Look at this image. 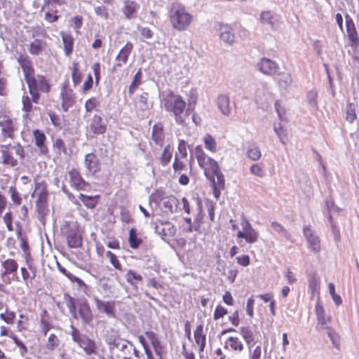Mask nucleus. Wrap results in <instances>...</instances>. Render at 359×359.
Masks as SVG:
<instances>
[{"label":"nucleus","instance_id":"nucleus-31","mask_svg":"<svg viewBox=\"0 0 359 359\" xmlns=\"http://www.w3.org/2000/svg\"><path fill=\"white\" fill-rule=\"evenodd\" d=\"M90 130L95 135H101L106 132L107 126L100 116L95 115L93 117L90 123Z\"/></svg>","mask_w":359,"mask_h":359},{"label":"nucleus","instance_id":"nucleus-11","mask_svg":"<svg viewBox=\"0 0 359 359\" xmlns=\"http://www.w3.org/2000/svg\"><path fill=\"white\" fill-rule=\"evenodd\" d=\"M71 187L76 191H84L90 187V183L82 177L79 170L72 168L68 171Z\"/></svg>","mask_w":359,"mask_h":359},{"label":"nucleus","instance_id":"nucleus-6","mask_svg":"<svg viewBox=\"0 0 359 359\" xmlns=\"http://www.w3.org/2000/svg\"><path fill=\"white\" fill-rule=\"evenodd\" d=\"M1 135L4 140H15L19 128L17 119L12 116L11 111L6 109L0 110Z\"/></svg>","mask_w":359,"mask_h":359},{"label":"nucleus","instance_id":"nucleus-16","mask_svg":"<svg viewBox=\"0 0 359 359\" xmlns=\"http://www.w3.org/2000/svg\"><path fill=\"white\" fill-rule=\"evenodd\" d=\"M60 97L62 100V107L67 111L75 103V96L73 90L69 88V83H64L61 88Z\"/></svg>","mask_w":359,"mask_h":359},{"label":"nucleus","instance_id":"nucleus-55","mask_svg":"<svg viewBox=\"0 0 359 359\" xmlns=\"http://www.w3.org/2000/svg\"><path fill=\"white\" fill-rule=\"evenodd\" d=\"M142 71L141 69H140L134 76L133 80L128 88V93L130 95H133L135 93V90L142 83Z\"/></svg>","mask_w":359,"mask_h":359},{"label":"nucleus","instance_id":"nucleus-58","mask_svg":"<svg viewBox=\"0 0 359 359\" xmlns=\"http://www.w3.org/2000/svg\"><path fill=\"white\" fill-rule=\"evenodd\" d=\"M250 172L252 175L263 178L266 175L264 165L262 163H254L250 168Z\"/></svg>","mask_w":359,"mask_h":359},{"label":"nucleus","instance_id":"nucleus-26","mask_svg":"<svg viewBox=\"0 0 359 359\" xmlns=\"http://www.w3.org/2000/svg\"><path fill=\"white\" fill-rule=\"evenodd\" d=\"M196 344L198 346L199 353H203L206 346V334L203 324L198 325L194 332Z\"/></svg>","mask_w":359,"mask_h":359},{"label":"nucleus","instance_id":"nucleus-10","mask_svg":"<svg viewBox=\"0 0 359 359\" xmlns=\"http://www.w3.org/2000/svg\"><path fill=\"white\" fill-rule=\"evenodd\" d=\"M133 49V44L131 42H127L125 46L119 50L115 57L114 63L111 69L112 73L117 72L120 68L125 65L128 61L130 53Z\"/></svg>","mask_w":359,"mask_h":359},{"label":"nucleus","instance_id":"nucleus-5","mask_svg":"<svg viewBox=\"0 0 359 359\" xmlns=\"http://www.w3.org/2000/svg\"><path fill=\"white\" fill-rule=\"evenodd\" d=\"M231 224V229L233 231H237L236 237L238 240V244L242 247V239L248 244H253L259 240V233L253 228L250 222L246 219L243 218L241 222L242 227L241 230H239L238 226L236 224L235 220L230 219Z\"/></svg>","mask_w":359,"mask_h":359},{"label":"nucleus","instance_id":"nucleus-27","mask_svg":"<svg viewBox=\"0 0 359 359\" xmlns=\"http://www.w3.org/2000/svg\"><path fill=\"white\" fill-rule=\"evenodd\" d=\"M67 241L71 248H77L82 245V237L76 228H71L67 231Z\"/></svg>","mask_w":359,"mask_h":359},{"label":"nucleus","instance_id":"nucleus-50","mask_svg":"<svg viewBox=\"0 0 359 359\" xmlns=\"http://www.w3.org/2000/svg\"><path fill=\"white\" fill-rule=\"evenodd\" d=\"M106 257L108 258L109 263L116 270L118 271H123V265L118 259V257L114 253L108 250L106 252Z\"/></svg>","mask_w":359,"mask_h":359},{"label":"nucleus","instance_id":"nucleus-64","mask_svg":"<svg viewBox=\"0 0 359 359\" xmlns=\"http://www.w3.org/2000/svg\"><path fill=\"white\" fill-rule=\"evenodd\" d=\"M177 151L178 152L175 154H178V157H182V158H187V142L185 140H180L179 141Z\"/></svg>","mask_w":359,"mask_h":359},{"label":"nucleus","instance_id":"nucleus-36","mask_svg":"<svg viewBox=\"0 0 359 359\" xmlns=\"http://www.w3.org/2000/svg\"><path fill=\"white\" fill-rule=\"evenodd\" d=\"M140 6L136 1L127 0L124 2L122 12L126 18L131 19L135 16Z\"/></svg>","mask_w":359,"mask_h":359},{"label":"nucleus","instance_id":"nucleus-7","mask_svg":"<svg viewBox=\"0 0 359 359\" xmlns=\"http://www.w3.org/2000/svg\"><path fill=\"white\" fill-rule=\"evenodd\" d=\"M195 155L198 165L204 170V174L210 180H213L215 175L218 172V163L205 154L201 145L195 148Z\"/></svg>","mask_w":359,"mask_h":359},{"label":"nucleus","instance_id":"nucleus-13","mask_svg":"<svg viewBox=\"0 0 359 359\" xmlns=\"http://www.w3.org/2000/svg\"><path fill=\"white\" fill-rule=\"evenodd\" d=\"M87 176H95L101 170V163L94 153L87 154L84 158Z\"/></svg>","mask_w":359,"mask_h":359},{"label":"nucleus","instance_id":"nucleus-37","mask_svg":"<svg viewBox=\"0 0 359 359\" xmlns=\"http://www.w3.org/2000/svg\"><path fill=\"white\" fill-rule=\"evenodd\" d=\"M70 69L73 84L74 86H76L82 81V73L80 70L79 63L77 62H73Z\"/></svg>","mask_w":359,"mask_h":359},{"label":"nucleus","instance_id":"nucleus-47","mask_svg":"<svg viewBox=\"0 0 359 359\" xmlns=\"http://www.w3.org/2000/svg\"><path fill=\"white\" fill-rule=\"evenodd\" d=\"M356 106L355 104L348 102L346 104V116L345 119L349 123H353V121L356 119Z\"/></svg>","mask_w":359,"mask_h":359},{"label":"nucleus","instance_id":"nucleus-2","mask_svg":"<svg viewBox=\"0 0 359 359\" xmlns=\"http://www.w3.org/2000/svg\"><path fill=\"white\" fill-rule=\"evenodd\" d=\"M165 109L174 116L175 122L178 125H184L189 114L187 109V102L183 97L169 91L162 99Z\"/></svg>","mask_w":359,"mask_h":359},{"label":"nucleus","instance_id":"nucleus-52","mask_svg":"<svg viewBox=\"0 0 359 359\" xmlns=\"http://www.w3.org/2000/svg\"><path fill=\"white\" fill-rule=\"evenodd\" d=\"M198 212L194 219V229L198 231L201 224L203 223L204 213L203 212L202 201L198 198Z\"/></svg>","mask_w":359,"mask_h":359},{"label":"nucleus","instance_id":"nucleus-62","mask_svg":"<svg viewBox=\"0 0 359 359\" xmlns=\"http://www.w3.org/2000/svg\"><path fill=\"white\" fill-rule=\"evenodd\" d=\"M259 20L262 24H267L273 26L274 16L273 13L270 11H262L260 14Z\"/></svg>","mask_w":359,"mask_h":359},{"label":"nucleus","instance_id":"nucleus-42","mask_svg":"<svg viewBox=\"0 0 359 359\" xmlns=\"http://www.w3.org/2000/svg\"><path fill=\"white\" fill-rule=\"evenodd\" d=\"M143 243L141 238L138 237L135 228H131L129 231L128 243L132 249H137Z\"/></svg>","mask_w":359,"mask_h":359},{"label":"nucleus","instance_id":"nucleus-24","mask_svg":"<svg viewBox=\"0 0 359 359\" xmlns=\"http://www.w3.org/2000/svg\"><path fill=\"white\" fill-rule=\"evenodd\" d=\"M95 302L97 310L102 313H106L109 317L115 316L116 302L115 301H102L97 298L95 299Z\"/></svg>","mask_w":359,"mask_h":359},{"label":"nucleus","instance_id":"nucleus-35","mask_svg":"<svg viewBox=\"0 0 359 359\" xmlns=\"http://www.w3.org/2000/svg\"><path fill=\"white\" fill-rule=\"evenodd\" d=\"M240 334L245 341L249 349L255 344V334L250 326H242Z\"/></svg>","mask_w":359,"mask_h":359},{"label":"nucleus","instance_id":"nucleus-41","mask_svg":"<svg viewBox=\"0 0 359 359\" xmlns=\"http://www.w3.org/2000/svg\"><path fill=\"white\" fill-rule=\"evenodd\" d=\"M217 104L222 113L229 115L231 113L230 100L229 96L221 95L217 98Z\"/></svg>","mask_w":359,"mask_h":359},{"label":"nucleus","instance_id":"nucleus-57","mask_svg":"<svg viewBox=\"0 0 359 359\" xmlns=\"http://www.w3.org/2000/svg\"><path fill=\"white\" fill-rule=\"evenodd\" d=\"M32 98L31 99L28 95H23L22 97V109L26 114L25 117L27 118L29 116V113L32 111Z\"/></svg>","mask_w":359,"mask_h":359},{"label":"nucleus","instance_id":"nucleus-23","mask_svg":"<svg viewBox=\"0 0 359 359\" xmlns=\"http://www.w3.org/2000/svg\"><path fill=\"white\" fill-rule=\"evenodd\" d=\"M224 348L229 351L241 353L244 350V344L238 337L230 336L224 341Z\"/></svg>","mask_w":359,"mask_h":359},{"label":"nucleus","instance_id":"nucleus-17","mask_svg":"<svg viewBox=\"0 0 359 359\" xmlns=\"http://www.w3.org/2000/svg\"><path fill=\"white\" fill-rule=\"evenodd\" d=\"M347 36L350 41V46L356 48L359 46V36L355 26V23L348 14L345 15Z\"/></svg>","mask_w":359,"mask_h":359},{"label":"nucleus","instance_id":"nucleus-38","mask_svg":"<svg viewBox=\"0 0 359 359\" xmlns=\"http://www.w3.org/2000/svg\"><path fill=\"white\" fill-rule=\"evenodd\" d=\"M64 51L67 56L70 55L73 52L74 38L71 34L62 33Z\"/></svg>","mask_w":359,"mask_h":359},{"label":"nucleus","instance_id":"nucleus-56","mask_svg":"<svg viewBox=\"0 0 359 359\" xmlns=\"http://www.w3.org/2000/svg\"><path fill=\"white\" fill-rule=\"evenodd\" d=\"M60 343L59 337L53 333L48 336L46 347L48 351H53L59 346Z\"/></svg>","mask_w":359,"mask_h":359},{"label":"nucleus","instance_id":"nucleus-25","mask_svg":"<svg viewBox=\"0 0 359 359\" xmlns=\"http://www.w3.org/2000/svg\"><path fill=\"white\" fill-rule=\"evenodd\" d=\"M109 344H113L114 346L119 348L121 352V357L122 359H134L132 357L133 344L129 341L123 343L116 342V339L109 341Z\"/></svg>","mask_w":359,"mask_h":359},{"label":"nucleus","instance_id":"nucleus-18","mask_svg":"<svg viewBox=\"0 0 359 359\" xmlns=\"http://www.w3.org/2000/svg\"><path fill=\"white\" fill-rule=\"evenodd\" d=\"M17 61L22 69L25 81L34 76L35 71L32 62L27 54H20L17 57Z\"/></svg>","mask_w":359,"mask_h":359},{"label":"nucleus","instance_id":"nucleus-43","mask_svg":"<svg viewBox=\"0 0 359 359\" xmlns=\"http://www.w3.org/2000/svg\"><path fill=\"white\" fill-rule=\"evenodd\" d=\"M173 148L170 145L164 147L158 160L161 165L166 166L170 162L172 158Z\"/></svg>","mask_w":359,"mask_h":359},{"label":"nucleus","instance_id":"nucleus-51","mask_svg":"<svg viewBox=\"0 0 359 359\" xmlns=\"http://www.w3.org/2000/svg\"><path fill=\"white\" fill-rule=\"evenodd\" d=\"M198 94L196 89H191L188 94L187 111H194L198 102Z\"/></svg>","mask_w":359,"mask_h":359},{"label":"nucleus","instance_id":"nucleus-61","mask_svg":"<svg viewBox=\"0 0 359 359\" xmlns=\"http://www.w3.org/2000/svg\"><path fill=\"white\" fill-rule=\"evenodd\" d=\"M15 317V313L8 309L4 313H0V318L7 324H13Z\"/></svg>","mask_w":359,"mask_h":359},{"label":"nucleus","instance_id":"nucleus-39","mask_svg":"<svg viewBox=\"0 0 359 359\" xmlns=\"http://www.w3.org/2000/svg\"><path fill=\"white\" fill-rule=\"evenodd\" d=\"M79 198L86 208L93 209L98 204L100 196L98 195L86 196L83 194H80L79 195Z\"/></svg>","mask_w":359,"mask_h":359},{"label":"nucleus","instance_id":"nucleus-63","mask_svg":"<svg viewBox=\"0 0 359 359\" xmlns=\"http://www.w3.org/2000/svg\"><path fill=\"white\" fill-rule=\"evenodd\" d=\"M11 198L14 205H20L22 203V198L15 186H11L8 189Z\"/></svg>","mask_w":359,"mask_h":359},{"label":"nucleus","instance_id":"nucleus-28","mask_svg":"<svg viewBox=\"0 0 359 359\" xmlns=\"http://www.w3.org/2000/svg\"><path fill=\"white\" fill-rule=\"evenodd\" d=\"M212 183L213 187V195L218 199L221 195V190L225 188V180L223 174L222 173L220 168L218 169L213 180H210Z\"/></svg>","mask_w":359,"mask_h":359},{"label":"nucleus","instance_id":"nucleus-9","mask_svg":"<svg viewBox=\"0 0 359 359\" xmlns=\"http://www.w3.org/2000/svg\"><path fill=\"white\" fill-rule=\"evenodd\" d=\"M72 339L76 342L80 348H81L86 354L90 355L96 353L97 346L95 342L84 334H81L80 332L73 327L72 331Z\"/></svg>","mask_w":359,"mask_h":359},{"label":"nucleus","instance_id":"nucleus-4","mask_svg":"<svg viewBox=\"0 0 359 359\" xmlns=\"http://www.w3.org/2000/svg\"><path fill=\"white\" fill-rule=\"evenodd\" d=\"M13 151L20 160L25 158V151L20 143H9L0 145L1 163L2 165L8 168H15L18 165V161L14 157Z\"/></svg>","mask_w":359,"mask_h":359},{"label":"nucleus","instance_id":"nucleus-44","mask_svg":"<svg viewBox=\"0 0 359 359\" xmlns=\"http://www.w3.org/2000/svg\"><path fill=\"white\" fill-rule=\"evenodd\" d=\"M276 76V81L280 87L285 88L292 83V78L289 74L278 71Z\"/></svg>","mask_w":359,"mask_h":359},{"label":"nucleus","instance_id":"nucleus-33","mask_svg":"<svg viewBox=\"0 0 359 359\" xmlns=\"http://www.w3.org/2000/svg\"><path fill=\"white\" fill-rule=\"evenodd\" d=\"M219 37L225 43L232 44L235 41L233 29L229 25H220L219 28Z\"/></svg>","mask_w":359,"mask_h":359},{"label":"nucleus","instance_id":"nucleus-34","mask_svg":"<svg viewBox=\"0 0 359 359\" xmlns=\"http://www.w3.org/2000/svg\"><path fill=\"white\" fill-rule=\"evenodd\" d=\"M151 139L156 144L163 146L165 139V133L162 123H157L153 126Z\"/></svg>","mask_w":359,"mask_h":359},{"label":"nucleus","instance_id":"nucleus-19","mask_svg":"<svg viewBox=\"0 0 359 359\" xmlns=\"http://www.w3.org/2000/svg\"><path fill=\"white\" fill-rule=\"evenodd\" d=\"M28 269L25 267L20 268V272L22 280L25 285L27 288L33 287V280L36 276V269L33 266V261H30V263L27 264Z\"/></svg>","mask_w":359,"mask_h":359},{"label":"nucleus","instance_id":"nucleus-30","mask_svg":"<svg viewBox=\"0 0 359 359\" xmlns=\"http://www.w3.org/2000/svg\"><path fill=\"white\" fill-rule=\"evenodd\" d=\"M41 11L44 13V20L49 23L55 22L60 18L59 11L55 6H53L52 7L47 6V5H42Z\"/></svg>","mask_w":359,"mask_h":359},{"label":"nucleus","instance_id":"nucleus-1","mask_svg":"<svg viewBox=\"0 0 359 359\" xmlns=\"http://www.w3.org/2000/svg\"><path fill=\"white\" fill-rule=\"evenodd\" d=\"M147 359H165L167 351L165 346L161 341L158 334L152 330L137 337Z\"/></svg>","mask_w":359,"mask_h":359},{"label":"nucleus","instance_id":"nucleus-15","mask_svg":"<svg viewBox=\"0 0 359 359\" xmlns=\"http://www.w3.org/2000/svg\"><path fill=\"white\" fill-rule=\"evenodd\" d=\"M48 198V196H46L44 194H38L35 202L36 210L38 213V219L43 224L46 220V217L49 213Z\"/></svg>","mask_w":359,"mask_h":359},{"label":"nucleus","instance_id":"nucleus-54","mask_svg":"<svg viewBox=\"0 0 359 359\" xmlns=\"http://www.w3.org/2000/svg\"><path fill=\"white\" fill-rule=\"evenodd\" d=\"M205 147L208 151L215 153L217 151V142L210 134H206L203 137Z\"/></svg>","mask_w":359,"mask_h":359},{"label":"nucleus","instance_id":"nucleus-49","mask_svg":"<svg viewBox=\"0 0 359 359\" xmlns=\"http://www.w3.org/2000/svg\"><path fill=\"white\" fill-rule=\"evenodd\" d=\"M315 310L317 316L318 323L321 325H325L327 320H330V318H326L324 308L320 302L316 303Z\"/></svg>","mask_w":359,"mask_h":359},{"label":"nucleus","instance_id":"nucleus-59","mask_svg":"<svg viewBox=\"0 0 359 359\" xmlns=\"http://www.w3.org/2000/svg\"><path fill=\"white\" fill-rule=\"evenodd\" d=\"M247 157L253 161H259L262 157L260 148L257 146L248 148L246 151Z\"/></svg>","mask_w":359,"mask_h":359},{"label":"nucleus","instance_id":"nucleus-60","mask_svg":"<svg viewBox=\"0 0 359 359\" xmlns=\"http://www.w3.org/2000/svg\"><path fill=\"white\" fill-rule=\"evenodd\" d=\"M84 107L86 112H92L100 107V101L97 97H92L86 101Z\"/></svg>","mask_w":359,"mask_h":359},{"label":"nucleus","instance_id":"nucleus-8","mask_svg":"<svg viewBox=\"0 0 359 359\" xmlns=\"http://www.w3.org/2000/svg\"><path fill=\"white\" fill-rule=\"evenodd\" d=\"M25 81L28 86L29 93L32 97L34 103H39L41 97L39 92L44 93H48L50 92V85L43 75L33 76Z\"/></svg>","mask_w":359,"mask_h":359},{"label":"nucleus","instance_id":"nucleus-22","mask_svg":"<svg viewBox=\"0 0 359 359\" xmlns=\"http://www.w3.org/2000/svg\"><path fill=\"white\" fill-rule=\"evenodd\" d=\"M78 318H81L85 323H89L93 319V314L89 303L86 299L78 304Z\"/></svg>","mask_w":359,"mask_h":359},{"label":"nucleus","instance_id":"nucleus-20","mask_svg":"<svg viewBox=\"0 0 359 359\" xmlns=\"http://www.w3.org/2000/svg\"><path fill=\"white\" fill-rule=\"evenodd\" d=\"M48 44L46 41L41 39H35L28 46L29 53L34 56H38L46 53Z\"/></svg>","mask_w":359,"mask_h":359},{"label":"nucleus","instance_id":"nucleus-48","mask_svg":"<svg viewBox=\"0 0 359 359\" xmlns=\"http://www.w3.org/2000/svg\"><path fill=\"white\" fill-rule=\"evenodd\" d=\"M65 300L67 307L68 308L69 312L72 315V316L75 318H78L76 308H78V305L76 304V299L71 297L69 294L65 295Z\"/></svg>","mask_w":359,"mask_h":359},{"label":"nucleus","instance_id":"nucleus-3","mask_svg":"<svg viewBox=\"0 0 359 359\" xmlns=\"http://www.w3.org/2000/svg\"><path fill=\"white\" fill-rule=\"evenodd\" d=\"M172 27L178 32L187 30L194 21V16L180 3H172L169 11Z\"/></svg>","mask_w":359,"mask_h":359},{"label":"nucleus","instance_id":"nucleus-45","mask_svg":"<svg viewBox=\"0 0 359 359\" xmlns=\"http://www.w3.org/2000/svg\"><path fill=\"white\" fill-rule=\"evenodd\" d=\"M320 287L319 278L316 276V275L311 276L309 279V288L313 297L317 294V296L319 297Z\"/></svg>","mask_w":359,"mask_h":359},{"label":"nucleus","instance_id":"nucleus-46","mask_svg":"<svg viewBox=\"0 0 359 359\" xmlns=\"http://www.w3.org/2000/svg\"><path fill=\"white\" fill-rule=\"evenodd\" d=\"M19 235L20 237V248L25 253L26 264H29L30 263V261H33L30 252L29 245L28 244V242L27 241V239L25 237L22 236V233L20 231L19 232Z\"/></svg>","mask_w":359,"mask_h":359},{"label":"nucleus","instance_id":"nucleus-29","mask_svg":"<svg viewBox=\"0 0 359 359\" xmlns=\"http://www.w3.org/2000/svg\"><path fill=\"white\" fill-rule=\"evenodd\" d=\"M54 328V325L50 321V317L46 310H43L40 313L39 329L40 332L46 336L48 332Z\"/></svg>","mask_w":359,"mask_h":359},{"label":"nucleus","instance_id":"nucleus-12","mask_svg":"<svg viewBox=\"0 0 359 359\" xmlns=\"http://www.w3.org/2000/svg\"><path fill=\"white\" fill-rule=\"evenodd\" d=\"M303 234L308 243V248L313 252H319L321 250L320 240L310 225L303 227Z\"/></svg>","mask_w":359,"mask_h":359},{"label":"nucleus","instance_id":"nucleus-32","mask_svg":"<svg viewBox=\"0 0 359 359\" xmlns=\"http://www.w3.org/2000/svg\"><path fill=\"white\" fill-rule=\"evenodd\" d=\"M1 266L3 271L1 273V277L2 279L8 275L15 273L18 269V264L14 259L8 258L1 262Z\"/></svg>","mask_w":359,"mask_h":359},{"label":"nucleus","instance_id":"nucleus-14","mask_svg":"<svg viewBox=\"0 0 359 359\" xmlns=\"http://www.w3.org/2000/svg\"><path fill=\"white\" fill-rule=\"evenodd\" d=\"M259 70L267 76H275L280 69L278 64L267 57H262L257 63Z\"/></svg>","mask_w":359,"mask_h":359},{"label":"nucleus","instance_id":"nucleus-53","mask_svg":"<svg viewBox=\"0 0 359 359\" xmlns=\"http://www.w3.org/2000/svg\"><path fill=\"white\" fill-rule=\"evenodd\" d=\"M126 278L127 282L132 285H134L139 282H142L143 280L142 276L140 273H137L131 269L128 270L126 273Z\"/></svg>","mask_w":359,"mask_h":359},{"label":"nucleus","instance_id":"nucleus-21","mask_svg":"<svg viewBox=\"0 0 359 359\" xmlns=\"http://www.w3.org/2000/svg\"><path fill=\"white\" fill-rule=\"evenodd\" d=\"M33 137L34 144L39 149L40 154L43 156H48L49 154V149L46 144V137L44 133L39 129H35L33 130Z\"/></svg>","mask_w":359,"mask_h":359},{"label":"nucleus","instance_id":"nucleus-40","mask_svg":"<svg viewBox=\"0 0 359 359\" xmlns=\"http://www.w3.org/2000/svg\"><path fill=\"white\" fill-rule=\"evenodd\" d=\"M172 168L174 171L178 174L187 171L188 170L187 158H182V157H178V154H175Z\"/></svg>","mask_w":359,"mask_h":359}]
</instances>
